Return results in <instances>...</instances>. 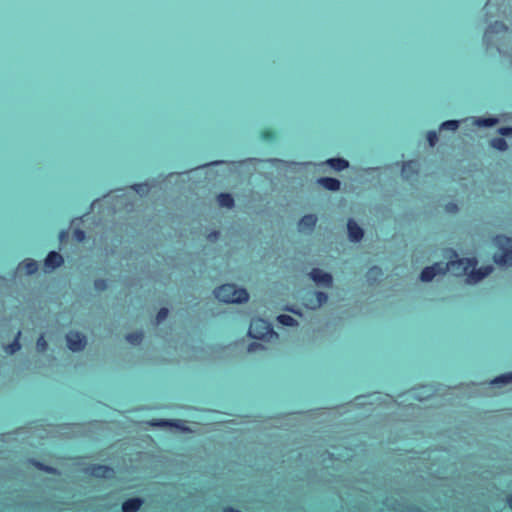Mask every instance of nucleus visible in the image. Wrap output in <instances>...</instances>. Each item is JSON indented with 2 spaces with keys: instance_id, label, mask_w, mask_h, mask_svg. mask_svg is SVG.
Masks as SVG:
<instances>
[{
  "instance_id": "nucleus-1",
  "label": "nucleus",
  "mask_w": 512,
  "mask_h": 512,
  "mask_svg": "<svg viewBox=\"0 0 512 512\" xmlns=\"http://www.w3.org/2000/svg\"><path fill=\"white\" fill-rule=\"evenodd\" d=\"M215 297L223 303H245L249 300V293L244 288L234 284H224L214 290Z\"/></svg>"
},
{
  "instance_id": "nucleus-2",
  "label": "nucleus",
  "mask_w": 512,
  "mask_h": 512,
  "mask_svg": "<svg viewBox=\"0 0 512 512\" xmlns=\"http://www.w3.org/2000/svg\"><path fill=\"white\" fill-rule=\"evenodd\" d=\"M494 244L497 247L493 256L495 263L501 266H512V238L496 236Z\"/></svg>"
},
{
  "instance_id": "nucleus-3",
  "label": "nucleus",
  "mask_w": 512,
  "mask_h": 512,
  "mask_svg": "<svg viewBox=\"0 0 512 512\" xmlns=\"http://www.w3.org/2000/svg\"><path fill=\"white\" fill-rule=\"evenodd\" d=\"M248 335L249 337L258 340L271 339L274 336L277 337V334L274 332L271 324L261 318L253 319L251 321Z\"/></svg>"
},
{
  "instance_id": "nucleus-4",
  "label": "nucleus",
  "mask_w": 512,
  "mask_h": 512,
  "mask_svg": "<svg viewBox=\"0 0 512 512\" xmlns=\"http://www.w3.org/2000/svg\"><path fill=\"white\" fill-rule=\"evenodd\" d=\"M477 260L475 258H457L455 260H450L445 263V267H447V272H450L456 277L468 275L471 268L476 267Z\"/></svg>"
},
{
  "instance_id": "nucleus-5",
  "label": "nucleus",
  "mask_w": 512,
  "mask_h": 512,
  "mask_svg": "<svg viewBox=\"0 0 512 512\" xmlns=\"http://www.w3.org/2000/svg\"><path fill=\"white\" fill-rule=\"evenodd\" d=\"M65 338L68 349L74 353L83 351L87 345V337L78 331H69Z\"/></svg>"
},
{
  "instance_id": "nucleus-6",
  "label": "nucleus",
  "mask_w": 512,
  "mask_h": 512,
  "mask_svg": "<svg viewBox=\"0 0 512 512\" xmlns=\"http://www.w3.org/2000/svg\"><path fill=\"white\" fill-rule=\"evenodd\" d=\"M447 272V267H445V263L436 262L431 266L425 267L420 274V280L422 282H431L438 275H445Z\"/></svg>"
},
{
  "instance_id": "nucleus-7",
  "label": "nucleus",
  "mask_w": 512,
  "mask_h": 512,
  "mask_svg": "<svg viewBox=\"0 0 512 512\" xmlns=\"http://www.w3.org/2000/svg\"><path fill=\"white\" fill-rule=\"evenodd\" d=\"M308 275L318 286L326 288H331L333 286V277L331 273L325 272L320 268H313Z\"/></svg>"
},
{
  "instance_id": "nucleus-8",
  "label": "nucleus",
  "mask_w": 512,
  "mask_h": 512,
  "mask_svg": "<svg viewBox=\"0 0 512 512\" xmlns=\"http://www.w3.org/2000/svg\"><path fill=\"white\" fill-rule=\"evenodd\" d=\"M347 235L348 240L352 243H359L364 237V230L353 218L347 221Z\"/></svg>"
},
{
  "instance_id": "nucleus-9",
  "label": "nucleus",
  "mask_w": 512,
  "mask_h": 512,
  "mask_svg": "<svg viewBox=\"0 0 512 512\" xmlns=\"http://www.w3.org/2000/svg\"><path fill=\"white\" fill-rule=\"evenodd\" d=\"M318 218L315 214L304 215L297 224L298 232L311 234L317 224Z\"/></svg>"
},
{
  "instance_id": "nucleus-10",
  "label": "nucleus",
  "mask_w": 512,
  "mask_h": 512,
  "mask_svg": "<svg viewBox=\"0 0 512 512\" xmlns=\"http://www.w3.org/2000/svg\"><path fill=\"white\" fill-rule=\"evenodd\" d=\"M492 270V266H484L479 269H476V267L471 268L469 274L467 275L466 282L468 284H477L486 276H488Z\"/></svg>"
},
{
  "instance_id": "nucleus-11",
  "label": "nucleus",
  "mask_w": 512,
  "mask_h": 512,
  "mask_svg": "<svg viewBox=\"0 0 512 512\" xmlns=\"http://www.w3.org/2000/svg\"><path fill=\"white\" fill-rule=\"evenodd\" d=\"M87 472L97 478H111L114 475V470L107 465H92L87 468Z\"/></svg>"
},
{
  "instance_id": "nucleus-12",
  "label": "nucleus",
  "mask_w": 512,
  "mask_h": 512,
  "mask_svg": "<svg viewBox=\"0 0 512 512\" xmlns=\"http://www.w3.org/2000/svg\"><path fill=\"white\" fill-rule=\"evenodd\" d=\"M64 262L63 257L56 251H50L45 258L44 267L46 271H53Z\"/></svg>"
},
{
  "instance_id": "nucleus-13",
  "label": "nucleus",
  "mask_w": 512,
  "mask_h": 512,
  "mask_svg": "<svg viewBox=\"0 0 512 512\" xmlns=\"http://www.w3.org/2000/svg\"><path fill=\"white\" fill-rule=\"evenodd\" d=\"M419 169L415 162H404L401 169V176L404 180L410 181L418 175Z\"/></svg>"
},
{
  "instance_id": "nucleus-14",
  "label": "nucleus",
  "mask_w": 512,
  "mask_h": 512,
  "mask_svg": "<svg viewBox=\"0 0 512 512\" xmlns=\"http://www.w3.org/2000/svg\"><path fill=\"white\" fill-rule=\"evenodd\" d=\"M313 296L315 297V300L310 299L305 304L308 309H311V310L319 309L328 301V295H327V293H325L323 291H315L313 293Z\"/></svg>"
},
{
  "instance_id": "nucleus-15",
  "label": "nucleus",
  "mask_w": 512,
  "mask_h": 512,
  "mask_svg": "<svg viewBox=\"0 0 512 512\" xmlns=\"http://www.w3.org/2000/svg\"><path fill=\"white\" fill-rule=\"evenodd\" d=\"M317 183L328 191L336 192L341 187V182L332 177H321L317 179Z\"/></svg>"
},
{
  "instance_id": "nucleus-16",
  "label": "nucleus",
  "mask_w": 512,
  "mask_h": 512,
  "mask_svg": "<svg viewBox=\"0 0 512 512\" xmlns=\"http://www.w3.org/2000/svg\"><path fill=\"white\" fill-rule=\"evenodd\" d=\"M143 504V500L139 497H134L123 502L122 512H137Z\"/></svg>"
},
{
  "instance_id": "nucleus-17",
  "label": "nucleus",
  "mask_w": 512,
  "mask_h": 512,
  "mask_svg": "<svg viewBox=\"0 0 512 512\" xmlns=\"http://www.w3.org/2000/svg\"><path fill=\"white\" fill-rule=\"evenodd\" d=\"M326 164L336 171H342L349 167V161L344 158H329Z\"/></svg>"
},
{
  "instance_id": "nucleus-18",
  "label": "nucleus",
  "mask_w": 512,
  "mask_h": 512,
  "mask_svg": "<svg viewBox=\"0 0 512 512\" xmlns=\"http://www.w3.org/2000/svg\"><path fill=\"white\" fill-rule=\"evenodd\" d=\"M432 394H433V391L430 387L423 386V387L413 390L410 393V396L414 399L423 401V400L429 398Z\"/></svg>"
},
{
  "instance_id": "nucleus-19",
  "label": "nucleus",
  "mask_w": 512,
  "mask_h": 512,
  "mask_svg": "<svg viewBox=\"0 0 512 512\" xmlns=\"http://www.w3.org/2000/svg\"><path fill=\"white\" fill-rule=\"evenodd\" d=\"M150 424L152 426H156V427L174 426L178 429L187 430V428H185L183 426V422L181 420H175V421L154 420V421H151Z\"/></svg>"
},
{
  "instance_id": "nucleus-20",
  "label": "nucleus",
  "mask_w": 512,
  "mask_h": 512,
  "mask_svg": "<svg viewBox=\"0 0 512 512\" xmlns=\"http://www.w3.org/2000/svg\"><path fill=\"white\" fill-rule=\"evenodd\" d=\"M217 201L220 207H225L228 209L233 208L235 205L234 199L229 193H220L217 196Z\"/></svg>"
},
{
  "instance_id": "nucleus-21",
  "label": "nucleus",
  "mask_w": 512,
  "mask_h": 512,
  "mask_svg": "<svg viewBox=\"0 0 512 512\" xmlns=\"http://www.w3.org/2000/svg\"><path fill=\"white\" fill-rule=\"evenodd\" d=\"M512 383V372L501 374L490 381L492 386H503Z\"/></svg>"
},
{
  "instance_id": "nucleus-22",
  "label": "nucleus",
  "mask_w": 512,
  "mask_h": 512,
  "mask_svg": "<svg viewBox=\"0 0 512 512\" xmlns=\"http://www.w3.org/2000/svg\"><path fill=\"white\" fill-rule=\"evenodd\" d=\"M20 265H22L25 269L27 275H32L38 271V263L37 261L27 258Z\"/></svg>"
},
{
  "instance_id": "nucleus-23",
  "label": "nucleus",
  "mask_w": 512,
  "mask_h": 512,
  "mask_svg": "<svg viewBox=\"0 0 512 512\" xmlns=\"http://www.w3.org/2000/svg\"><path fill=\"white\" fill-rule=\"evenodd\" d=\"M507 30H508V27L503 22L495 21L488 26V28L486 30V34L487 33L497 34V33L506 32Z\"/></svg>"
},
{
  "instance_id": "nucleus-24",
  "label": "nucleus",
  "mask_w": 512,
  "mask_h": 512,
  "mask_svg": "<svg viewBox=\"0 0 512 512\" xmlns=\"http://www.w3.org/2000/svg\"><path fill=\"white\" fill-rule=\"evenodd\" d=\"M490 146L498 151H506L508 149L507 141L503 137L491 139Z\"/></svg>"
},
{
  "instance_id": "nucleus-25",
  "label": "nucleus",
  "mask_w": 512,
  "mask_h": 512,
  "mask_svg": "<svg viewBox=\"0 0 512 512\" xmlns=\"http://www.w3.org/2000/svg\"><path fill=\"white\" fill-rule=\"evenodd\" d=\"M277 321L283 326H297L298 321L288 314H280L277 316Z\"/></svg>"
},
{
  "instance_id": "nucleus-26",
  "label": "nucleus",
  "mask_w": 512,
  "mask_h": 512,
  "mask_svg": "<svg viewBox=\"0 0 512 512\" xmlns=\"http://www.w3.org/2000/svg\"><path fill=\"white\" fill-rule=\"evenodd\" d=\"M20 337H21V331H18L17 334H16L15 339L13 340V342H11L6 347V352L7 353L14 354V353H16L17 351H19L21 349V345H20V342H19Z\"/></svg>"
},
{
  "instance_id": "nucleus-27",
  "label": "nucleus",
  "mask_w": 512,
  "mask_h": 512,
  "mask_svg": "<svg viewBox=\"0 0 512 512\" xmlns=\"http://www.w3.org/2000/svg\"><path fill=\"white\" fill-rule=\"evenodd\" d=\"M498 122L497 118L489 117V118H477L475 124L480 127H492Z\"/></svg>"
},
{
  "instance_id": "nucleus-28",
  "label": "nucleus",
  "mask_w": 512,
  "mask_h": 512,
  "mask_svg": "<svg viewBox=\"0 0 512 512\" xmlns=\"http://www.w3.org/2000/svg\"><path fill=\"white\" fill-rule=\"evenodd\" d=\"M126 340L132 345H139L143 340L142 332L130 333L126 336Z\"/></svg>"
},
{
  "instance_id": "nucleus-29",
  "label": "nucleus",
  "mask_w": 512,
  "mask_h": 512,
  "mask_svg": "<svg viewBox=\"0 0 512 512\" xmlns=\"http://www.w3.org/2000/svg\"><path fill=\"white\" fill-rule=\"evenodd\" d=\"M460 122L458 120H447L440 125V130L455 131L458 129Z\"/></svg>"
},
{
  "instance_id": "nucleus-30",
  "label": "nucleus",
  "mask_w": 512,
  "mask_h": 512,
  "mask_svg": "<svg viewBox=\"0 0 512 512\" xmlns=\"http://www.w3.org/2000/svg\"><path fill=\"white\" fill-rule=\"evenodd\" d=\"M132 189L140 196H145L150 191V187L147 183L134 184Z\"/></svg>"
},
{
  "instance_id": "nucleus-31",
  "label": "nucleus",
  "mask_w": 512,
  "mask_h": 512,
  "mask_svg": "<svg viewBox=\"0 0 512 512\" xmlns=\"http://www.w3.org/2000/svg\"><path fill=\"white\" fill-rule=\"evenodd\" d=\"M47 348H48V344L44 338V335H40L36 342L37 351L43 353L47 350Z\"/></svg>"
},
{
  "instance_id": "nucleus-32",
  "label": "nucleus",
  "mask_w": 512,
  "mask_h": 512,
  "mask_svg": "<svg viewBox=\"0 0 512 512\" xmlns=\"http://www.w3.org/2000/svg\"><path fill=\"white\" fill-rule=\"evenodd\" d=\"M38 469L42 470V471H45L47 473H52V474H56L58 471L57 469L51 467V466H47L45 464H42L38 461H34L32 460L31 461Z\"/></svg>"
},
{
  "instance_id": "nucleus-33",
  "label": "nucleus",
  "mask_w": 512,
  "mask_h": 512,
  "mask_svg": "<svg viewBox=\"0 0 512 512\" xmlns=\"http://www.w3.org/2000/svg\"><path fill=\"white\" fill-rule=\"evenodd\" d=\"M168 313H169V311H168V309H167V308H165V307L161 308V309L158 311L157 315H156L155 323L158 325V324H160L161 322H163V321L167 318Z\"/></svg>"
},
{
  "instance_id": "nucleus-34",
  "label": "nucleus",
  "mask_w": 512,
  "mask_h": 512,
  "mask_svg": "<svg viewBox=\"0 0 512 512\" xmlns=\"http://www.w3.org/2000/svg\"><path fill=\"white\" fill-rule=\"evenodd\" d=\"M427 140L429 142V145L431 147L435 146V144L437 143L438 141V135L435 131H429L427 133Z\"/></svg>"
},
{
  "instance_id": "nucleus-35",
  "label": "nucleus",
  "mask_w": 512,
  "mask_h": 512,
  "mask_svg": "<svg viewBox=\"0 0 512 512\" xmlns=\"http://www.w3.org/2000/svg\"><path fill=\"white\" fill-rule=\"evenodd\" d=\"M94 288L97 290V291H103L107 288V283L105 280L103 279H98V280H95L94 281Z\"/></svg>"
},
{
  "instance_id": "nucleus-36",
  "label": "nucleus",
  "mask_w": 512,
  "mask_h": 512,
  "mask_svg": "<svg viewBox=\"0 0 512 512\" xmlns=\"http://www.w3.org/2000/svg\"><path fill=\"white\" fill-rule=\"evenodd\" d=\"M262 349H264V346L261 343H257V342H252L247 347V351L250 353L258 351V350H262Z\"/></svg>"
},
{
  "instance_id": "nucleus-37",
  "label": "nucleus",
  "mask_w": 512,
  "mask_h": 512,
  "mask_svg": "<svg viewBox=\"0 0 512 512\" xmlns=\"http://www.w3.org/2000/svg\"><path fill=\"white\" fill-rule=\"evenodd\" d=\"M73 237L77 242H82L85 239V232L81 229H76L73 232Z\"/></svg>"
},
{
  "instance_id": "nucleus-38",
  "label": "nucleus",
  "mask_w": 512,
  "mask_h": 512,
  "mask_svg": "<svg viewBox=\"0 0 512 512\" xmlns=\"http://www.w3.org/2000/svg\"><path fill=\"white\" fill-rule=\"evenodd\" d=\"M498 133L502 136L512 135V127H501L498 129Z\"/></svg>"
},
{
  "instance_id": "nucleus-39",
  "label": "nucleus",
  "mask_w": 512,
  "mask_h": 512,
  "mask_svg": "<svg viewBox=\"0 0 512 512\" xmlns=\"http://www.w3.org/2000/svg\"><path fill=\"white\" fill-rule=\"evenodd\" d=\"M446 210L450 213H454L458 210V207L455 203H449L446 205Z\"/></svg>"
},
{
  "instance_id": "nucleus-40",
  "label": "nucleus",
  "mask_w": 512,
  "mask_h": 512,
  "mask_svg": "<svg viewBox=\"0 0 512 512\" xmlns=\"http://www.w3.org/2000/svg\"><path fill=\"white\" fill-rule=\"evenodd\" d=\"M218 237H219V232H217V231H213V232L209 233L207 236L209 241H215L218 239Z\"/></svg>"
},
{
  "instance_id": "nucleus-41",
  "label": "nucleus",
  "mask_w": 512,
  "mask_h": 512,
  "mask_svg": "<svg viewBox=\"0 0 512 512\" xmlns=\"http://www.w3.org/2000/svg\"><path fill=\"white\" fill-rule=\"evenodd\" d=\"M372 273L378 275L381 273V270L378 267H372L368 272V276L372 275Z\"/></svg>"
},
{
  "instance_id": "nucleus-42",
  "label": "nucleus",
  "mask_w": 512,
  "mask_h": 512,
  "mask_svg": "<svg viewBox=\"0 0 512 512\" xmlns=\"http://www.w3.org/2000/svg\"><path fill=\"white\" fill-rule=\"evenodd\" d=\"M67 237H68V232L67 231L63 230V231L60 232V234H59L60 241H63Z\"/></svg>"
},
{
  "instance_id": "nucleus-43",
  "label": "nucleus",
  "mask_w": 512,
  "mask_h": 512,
  "mask_svg": "<svg viewBox=\"0 0 512 512\" xmlns=\"http://www.w3.org/2000/svg\"><path fill=\"white\" fill-rule=\"evenodd\" d=\"M267 162L274 164V163L283 162V161L278 158H270L267 160Z\"/></svg>"
},
{
  "instance_id": "nucleus-44",
  "label": "nucleus",
  "mask_w": 512,
  "mask_h": 512,
  "mask_svg": "<svg viewBox=\"0 0 512 512\" xmlns=\"http://www.w3.org/2000/svg\"><path fill=\"white\" fill-rule=\"evenodd\" d=\"M224 163L223 161H214V162H211L209 164H205L204 166H210V165H219V164H222Z\"/></svg>"
},
{
  "instance_id": "nucleus-45",
  "label": "nucleus",
  "mask_w": 512,
  "mask_h": 512,
  "mask_svg": "<svg viewBox=\"0 0 512 512\" xmlns=\"http://www.w3.org/2000/svg\"><path fill=\"white\" fill-rule=\"evenodd\" d=\"M508 505L512 508V495L508 498Z\"/></svg>"
}]
</instances>
